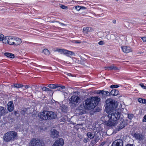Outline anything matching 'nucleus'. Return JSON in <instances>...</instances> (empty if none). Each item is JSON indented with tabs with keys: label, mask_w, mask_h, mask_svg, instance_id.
I'll return each mask as SVG.
<instances>
[{
	"label": "nucleus",
	"mask_w": 146,
	"mask_h": 146,
	"mask_svg": "<svg viewBox=\"0 0 146 146\" xmlns=\"http://www.w3.org/2000/svg\"><path fill=\"white\" fill-rule=\"evenodd\" d=\"M100 100L97 96L91 98H87L82 104L86 110H90L94 108L96 106Z\"/></svg>",
	"instance_id": "f257e3e1"
},
{
	"label": "nucleus",
	"mask_w": 146,
	"mask_h": 146,
	"mask_svg": "<svg viewBox=\"0 0 146 146\" xmlns=\"http://www.w3.org/2000/svg\"><path fill=\"white\" fill-rule=\"evenodd\" d=\"M120 116V113L116 110L111 114H109L108 115L109 120L106 123V125L109 126H115L117 123L118 120Z\"/></svg>",
	"instance_id": "f03ea898"
},
{
	"label": "nucleus",
	"mask_w": 146,
	"mask_h": 146,
	"mask_svg": "<svg viewBox=\"0 0 146 146\" xmlns=\"http://www.w3.org/2000/svg\"><path fill=\"white\" fill-rule=\"evenodd\" d=\"M38 116L41 119L43 120H51L56 118V115L52 111H44L39 113Z\"/></svg>",
	"instance_id": "7ed1b4c3"
},
{
	"label": "nucleus",
	"mask_w": 146,
	"mask_h": 146,
	"mask_svg": "<svg viewBox=\"0 0 146 146\" xmlns=\"http://www.w3.org/2000/svg\"><path fill=\"white\" fill-rule=\"evenodd\" d=\"M17 133L15 131H9L6 133L4 135L3 138L6 142L14 141L17 138Z\"/></svg>",
	"instance_id": "20e7f679"
},
{
	"label": "nucleus",
	"mask_w": 146,
	"mask_h": 146,
	"mask_svg": "<svg viewBox=\"0 0 146 146\" xmlns=\"http://www.w3.org/2000/svg\"><path fill=\"white\" fill-rule=\"evenodd\" d=\"M69 103L70 105L74 107L78 104L81 101V99L78 96L73 95L69 99Z\"/></svg>",
	"instance_id": "39448f33"
},
{
	"label": "nucleus",
	"mask_w": 146,
	"mask_h": 146,
	"mask_svg": "<svg viewBox=\"0 0 146 146\" xmlns=\"http://www.w3.org/2000/svg\"><path fill=\"white\" fill-rule=\"evenodd\" d=\"M106 107L109 111L115 109L117 106V104L115 103V101L111 99H108L106 101Z\"/></svg>",
	"instance_id": "423d86ee"
},
{
	"label": "nucleus",
	"mask_w": 146,
	"mask_h": 146,
	"mask_svg": "<svg viewBox=\"0 0 146 146\" xmlns=\"http://www.w3.org/2000/svg\"><path fill=\"white\" fill-rule=\"evenodd\" d=\"M44 145L40 140L34 138H32L29 143V146H44Z\"/></svg>",
	"instance_id": "0eeeda50"
},
{
	"label": "nucleus",
	"mask_w": 146,
	"mask_h": 146,
	"mask_svg": "<svg viewBox=\"0 0 146 146\" xmlns=\"http://www.w3.org/2000/svg\"><path fill=\"white\" fill-rule=\"evenodd\" d=\"M84 106L83 105L81 104L78 109H76V113L78 114V115H82L86 110Z\"/></svg>",
	"instance_id": "6e6552de"
},
{
	"label": "nucleus",
	"mask_w": 146,
	"mask_h": 146,
	"mask_svg": "<svg viewBox=\"0 0 146 146\" xmlns=\"http://www.w3.org/2000/svg\"><path fill=\"white\" fill-rule=\"evenodd\" d=\"M64 143V141L62 139L59 138L55 141L52 146H63Z\"/></svg>",
	"instance_id": "1a4fd4ad"
},
{
	"label": "nucleus",
	"mask_w": 146,
	"mask_h": 146,
	"mask_svg": "<svg viewBox=\"0 0 146 146\" xmlns=\"http://www.w3.org/2000/svg\"><path fill=\"white\" fill-rule=\"evenodd\" d=\"M123 142L121 139L115 140L112 143L111 146H123Z\"/></svg>",
	"instance_id": "9d476101"
},
{
	"label": "nucleus",
	"mask_w": 146,
	"mask_h": 146,
	"mask_svg": "<svg viewBox=\"0 0 146 146\" xmlns=\"http://www.w3.org/2000/svg\"><path fill=\"white\" fill-rule=\"evenodd\" d=\"M50 135L53 138H57L58 137L59 133L56 130L53 129L51 130Z\"/></svg>",
	"instance_id": "9b49d317"
},
{
	"label": "nucleus",
	"mask_w": 146,
	"mask_h": 146,
	"mask_svg": "<svg viewBox=\"0 0 146 146\" xmlns=\"http://www.w3.org/2000/svg\"><path fill=\"white\" fill-rule=\"evenodd\" d=\"M132 136L136 139H138L139 141L142 140L144 139V136L142 134L138 133L133 134Z\"/></svg>",
	"instance_id": "f8f14e48"
},
{
	"label": "nucleus",
	"mask_w": 146,
	"mask_h": 146,
	"mask_svg": "<svg viewBox=\"0 0 146 146\" xmlns=\"http://www.w3.org/2000/svg\"><path fill=\"white\" fill-rule=\"evenodd\" d=\"M8 110L9 112H11L14 109V105L12 101L9 102L7 105Z\"/></svg>",
	"instance_id": "ddd939ff"
},
{
	"label": "nucleus",
	"mask_w": 146,
	"mask_h": 146,
	"mask_svg": "<svg viewBox=\"0 0 146 146\" xmlns=\"http://www.w3.org/2000/svg\"><path fill=\"white\" fill-rule=\"evenodd\" d=\"M94 31L93 28L87 27H85L83 28V32L84 33L87 34L89 32H92Z\"/></svg>",
	"instance_id": "4468645a"
},
{
	"label": "nucleus",
	"mask_w": 146,
	"mask_h": 146,
	"mask_svg": "<svg viewBox=\"0 0 146 146\" xmlns=\"http://www.w3.org/2000/svg\"><path fill=\"white\" fill-rule=\"evenodd\" d=\"M11 38L14 40V42H13V44H15L16 45H18L20 44L22 42L21 39L19 38L18 37H13Z\"/></svg>",
	"instance_id": "2eb2a0df"
},
{
	"label": "nucleus",
	"mask_w": 146,
	"mask_h": 146,
	"mask_svg": "<svg viewBox=\"0 0 146 146\" xmlns=\"http://www.w3.org/2000/svg\"><path fill=\"white\" fill-rule=\"evenodd\" d=\"M123 51L126 53H128L132 51V49L129 46H121V47Z\"/></svg>",
	"instance_id": "dca6fc26"
},
{
	"label": "nucleus",
	"mask_w": 146,
	"mask_h": 146,
	"mask_svg": "<svg viewBox=\"0 0 146 146\" xmlns=\"http://www.w3.org/2000/svg\"><path fill=\"white\" fill-rule=\"evenodd\" d=\"M74 58H72L71 57H68L65 60L66 61V62L69 64H74Z\"/></svg>",
	"instance_id": "f3484780"
},
{
	"label": "nucleus",
	"mask_w": 146,
	"mask_h": 146,
	"mask_svg": "<svg viewBox=\"0 0 146 146\" xmlns=\"http://www.w3.org/2000/svg\"><path fill=\"white\" fill-rule=\"evenodd\" d=\"M64 54H66L68 57H70V56L71 55H74V53L73 52L65 49H64Z\"/></svg>",
	"instance_id": "a211bd4d"
},
{
	"label": "nucleus",
	"mask_w": 146,
	"mask_h": 146,
	"mask_svg": "<svg viewBox=\"0 0 146 146\" xmlns=\"http://www.w3.org/2000/svg\"><path fill=\"white\" fill-rule=\"evenodd\" d=\"M6 109L2 106H0V116L5 115Z\"/></svg>",
	"instance_id": "6ab92c4d"
},
{
	"label": "nucleus",
	"mask_w": 146,
	"mask_h": 146,
	"mask_svg": "<svg viewBox=\"0 0 146 146\" xmlns=\"http://www.w3.org/2000/svg\"><path fill=\"white\" fill-rule=\"evenodd\" d=\"M119 91L117 90L113 89L111 91V95L113 96H116L118 94Z\"/></svg>",
	"instance_id": "aec40b11"
},
{
	"label": "nucleus",
	"mask_w": 146,
	"mask_h": 146,
	"mask_svg": "<svg viewBox=\"0 0 146 146\" xmlns=\"http://www.w3.org/2000/svg\"><path fill=\"white\" fill-rule=\"evenodd\" d=\"M4 55L6 56L7 57L10 58H13L15 56L14 54L9 53V52H5L4 54Z\"/></svg>",
	"instance_id": "412c9836"
},
{
	"label": "nucleus",
	"mask_w": 146,
	"mask_h": 146,
	"mask_svg": "<svg viewBox=\"0 0 146 146\" xmlns=\"http://www.w3.org/2000/svg\"><path fill=\"white\" fill-rule=\"evenodd\" d=\"M6 38V37H0V40H2L4 43H8L9 44L8 40Z\"/></svg>",
	"instance_id": "4be33fe9"
},
{
	"label": "nucleus",
	"mask_w": 146,
	"mask_h": 146,
	"mask_svg": "<svg viewBox=\"0 0 146 146\" xmlns=\"http://www.w3.org/2000/svg\"><path fill=\"white\" fill-rule=\"evenodd\" d=\"M126 125V123L124 121H123L119 124V129H121L125 127Z\"/></svg>",
	"instance_id": "5701e85b"
},
{
	"label": "nucleus",
	"mask_w": 146,
	"mask_h": 146,
	"mask_svg": "<svg viewBox=\"0 0 146 146\" xmlns=\"http://www.w3.org/2000/svg\"><path fill=\"white\" fill-rule=\"evenodd\" d=\"M80 60V62L81 64H79V65L84 66L86 63V59H82L81 58Z\"/></svg>",
	"instance_id": "b1692460"
},
{
	"label": "nucleus",
	"mask_w": 146,
	"mask_h": 146,
	"mask_svg": "<svg viewBox=\"0 0 146 146\" xmlns=\"http://www.w3.org/2000/svg\"><path fill=\"white\" fill-rule=\"evenodd\" d=\"M80 59H78L75 58H74V65H79V64H81L80 60Z\"/></svg>",
	"instance_id": "393cba45"
},
{
	"label": "nucleus",
	"mask_w": 146,
	"mask_h": 146,
	"mask_svg": "<svg viewBox=\"0 0 146 146\" xmlns=\"http://www.w3.org/2000/svg\"><path fill=\"white\" fill-rule=\"evenodd\" d=\"M138 101L141 103L146 104V99L139 98L138 99Z\"/></svg>",
	"instance_id": "a878e982"
},
{
	"label": "nucleus",
	"mask_w": 146,
	"mask_h": 146,
	"mask_svg": "<svg viewBox=\"0 0 146 146\" xmlns=\"http://www.w3.org/2000/svg\"><path fill=\"white\" fill-rule=\"evenodd\" d=\"M48 87L50 88L53 89L56 88V87H58V85L57 84L56 85L54 84H51L49 85Z\"/></svg>",
	"instance_id": "bb28decb"
},
{
	"label": "nucleus",
	"mask_w": 146,
	"mask_h": 146,
	"mask_svg": "<svg viewBox=\"0 0 146 146\" xmlns=\"http://www.w3.org/2000/svg\"><path fill=\"white\" fill-rule=\"evenodd\" d=\"M42 52L46 55H48L50 54L49 51L46 49H45L43 50Z\"/></svg>",
	"instance_id": "cd10ccee"
},
{
	"label": "nucleus",
	"mask_w": 146,
	"mask_h": 146,
	"mask_svg": "<svg viewBox=\"0 0 146 146\" xmlns=\"http://www.w3.org/2000/svg\"><path fill=\"white\" fill-rule=\"evenodd\" d=\"M23 86V85L22 84H15L14 85H13V87H16L17 88H19L22 87Z\"/></svg>",
	"instance_id": "c85d7f7f"
},
{
	"label": "nucleus",
	"mask_w": 146,
	"mask_h": 146,
	"mask_svg": "<svg viewBox=\"0 0 146 146\" xmlns=\"http://www.w3.org/2000/svg\"><path fill=\"white\" fill-rule=\"evenodd\" d=\"M87 135L88 137L90 139H92L94 137L92 133L91 132H88L87 133Z\"/></svg>",
	"instance_id": "c756f323"
},
{
	"label": "nucleus",
	"mask_w": 146,
	"mask_h": 146,
	"mask_svg": "<svg viewBox=\"0 0 146 146\" xmlns=\"http://www.w3.org/2000/svg\"><path fill=\"white\" fill-rule=\"evenodd\" d=\"M55 51H57L61 53H63L64 51V49H61V48H57L56 50H54Z\"/></svg>",
	"instance_id": "7c9ffc66"
},
{
	"label": "nucleus",
	"mask_w": 146,
	"mask_h": 146,
	"mask_svg": "<svg viewBox=\"0 0 146 146\" xmlns=\"http://www.w3.org/2000/svg\"><path fill=\"white\" fill-rule=\"evenodd\" d=\"M132 38L131 37H126V42H130L132 41Z\"/></svg>",
	"instance_id": "2f4dec72"
},
{
	"label": "nucleus",
	"mask_w": 146,
	"mask_h": 146,
	"mask_svg": "<svg viewBox=\"0 0 146 146\" xmlns=\"http://www.w3.org/2000/svg\"><path fill=\"white\" fill-rule=\"evenodd\" d=\"M120 40H122V42L123 43H126V37H121V38H119Z\"/></svg>",
	"instance_id": "473e14b6"
},
{
	"label": "nucleus",
	"mask_w": 146,
	"mask_h": 146,
	"mask_svg": "<svg viewBox=\"0 0 146 146\" xmlns=\"http://www.w3.org/2000/svg\"><path fill=\"white\" fill-rule=\"evenodd\" d=\"M120 69V68H117V67L115 66H114L113 65L112 66V70H119Z\"/></svg>",
	"instance_id": "72a5a7b5"
},
{
	"label": "nucleus",
	"mask_w": 146,
	"mask_h": 146,
	"mask_svg": "<svg viewBox=\"0 0 146 146\" xmlns=\"http://www.w3.org/2000/svg\"><path fill=\"white\" fill-rule=\"evenodd\" d=\"M119 86L117 85H113L111 86L110 87L111 88H118Z\"/></svg>",
	"instance_id": "f704fd0d"
},
{
	"label": "nucleus",
	"mask_w": 146,
	"mask_h": 146,
	"mask_svg": "<svg viewBox=\"0 0 146 146\" xmlns=\"http://www.w3.org/2000/svg\"><path fill=\"white\" fill-rule=\"evenodd\" d=\"M66 74H67L68 76L70 77V76H74L73 75H72L70 73H68L67 72H65L64 73Z\"/></svg>",
	"instance_id": "c9c22d12"
},
{
	"label": "nucleus",
	"mask_w": 146,
	"mask_h": 146,
	"mask_svg": "<svg viewBox=\"0 0 146 146\" xmlns=\"http://www.w3.org/2000/svg\"><path fill=\"white\" fill-rule=\"evenodd\" d=\"M104 68H105L107 69L108 70H112V66L108 67H105Z\"/></svg>",
	"instance_id": "e433bc0d"
},
{
	"label": "nucleus",
	"mask_w": 146,
	"mask_h": 146,
	"mask_svg": "<svg viewBox=\"0 0 146 146\" xmlns=\"http://www.w3.org/2000/svg\"><path fill=\"white\" fill-rule=\"evenodd\" d=\"M61 8L63 9H67L68 7L67 6H65L64 5H62L60 6Z\"/></svg>",
	"instance_id": "4c0bfd02"
},
{
	"label": "nucleus",
	"mask_w": 146,
	"mask_h": 146,
	"mask_svg": "<svg viewBox=\"0 0 146 146\" xmlns=\"http://www.w3.org/2000/svg\"><path fill=\"white\" fill-rule=\"evenodd\" d=\"M80 6H77L75 7V9L79 11L80 10Z\"/></svg>",
	"instance_id": "58836bf2"
},
{
	"label": "nucleus",
	"mask_w": 146,
	"mask_h": 146,
	"mask_svg": "<svg viewBox=\"0 0 146 146\" xmlns=\"http://www.w3.org/2000/svg\"><path fill=\"white\" fill-rule=\"evenodd\" d=\"M141 38L144 42H146V37H141Z\"/></svg>",
	"instance_id": "ea45409f"
},
{
	"label": "nucleus",
	"mask_w": 146,
	"mask_h": 146,
	"mask_svg": "<svg viewBox=\"0 0 146 146\" xmlns=\"http://www.w3.org/2000/svg\"><path fill=\"white\" fill-rule=\"evenodd\" d=\"M104 44V42L102 41H100L98 42V44L99 45H103Z\"/></svg>",
	"instance_id": "a19ab883"
},
{
	"label": "nucleus",
	"mask_w": 146,
	"mask_h": 146,
	"mask_svg": "<svg viewBox=\"0 0 146 146\" xmlns=\"http://www.w3.org/2000/svg\"><path fill=\"white\" fill-rule=\"evenodd\" d=\"M133 116V115L132 114H129L128 117L130 119H131L132 118Z\"/></svg>",
	"instance_id": "79ce46f5"
},
{
	"label": "nucleus",
	"mask_w": 146,
	"mask_h": 146,
	"mask_svg": "<svg viewBox=\"0 0 146 146\" xmlns=\"http://www.w3.org/2000/svg\"><path fill=\"white\" fill-rule=\"evenodd\" d=\"M110 95H111V92L110 93L108 91H106V95L109 96Z\"/></svg>",
	"instance_id": "37998d69"
},
{
	"label": "nucleus",
	"mask_w": 146,
	"mask_h": 146,
	"mask_svg": "<svg viewBox=\"0 0 146 146\" xmlns=\"http://www.w3.org/2000/svg\"><path fill=\"white\" fill-rule=\"evenodd\" d=\"M88 140V138H84V142L85 143H86L87 142Z\"/></svg>",
	"instance_id": "c03bdc74"
},
{
	"label": "nucleus",
	"mask_w": 146,
	"mask_h": 146,
	"mask_svg": "<svg viewBox=\"0 0 146 146\" xmlns=\"http://www.w3.org/2000/svg\"><path fill=\"white\" fill-rule=\"evenodd\" d=\"M143 122L146 121V115L144 116L143 117Z\"/></svg>",
	"instance_id": "a18cd8bd"
},
{
	"label": "nucleus",
	"mask_w": 146,
	"mask_h": 146,
	"mask_svg": "<svg viewBox=\"0 0 146 146\" xmlns=\"http://www.w3.org/2000/svg\"><path fill=\"white\" fill-rule=\"evenodd\" d=\"M102 92V94L103 95H106V91L104 90H102V91H101Z\"/></svg>",
	"instance_id": "49530a36"
},
{
	"label": "nucleus",
	"mask_w": 146,
	"mask_h": 146,
	"mask_svg": "<svg viewBox=\"0 0 146 146\" xmlns=\"http://www.w3.org/2000/svg\"><path fill=\"white\" fill-rule=\"evenodd\" d=\"M80 9H86L87 8L86 7H84V6H80Z\"/></svg>",
	"instance_id": "de8ad7c7"
},
{
	"label": "nucleus",
	"mask_w": 146,
	"mask_h": 146,
	"mask_svg": "<svg viewBox=\"0 0 146 146\" xmlns=\"http://www.w3.org/2000/svg\"><path fill=\"white\" fill-rule=\"evenodd\" d=\"M56 22H57V23L59 24H60L62 25H64V26H66V25H65V24H63V23H61L60 22H59L58 21H56Z\"/></svg>",
	"instance_id": "09e8293b"
},
{
	"label": "nucleus",
	"mask_w": 146,
	"mask_h": 146,
	"mask_svg": "<svg viewBox=\"0 0 146 146\" xmlns=\"http://www.w3.org/2000/svg\"><path fill=\"white\" fill-rule=\"evenodd\" d=\"M61 88V89H64L65 88V86H60V88Z\"/></svg>",
	"instance_id": "8fccbe9b"
},
{
	"label": "nucleus",
	"mask_w": 146,
	"mask_h": 146,
	"mask_svg": "<svg viewBox=\"0 0 146 146\" xmlns=\"http://www.w3.org/2000/svg\"><path fill=\"white\" fill-rule=\"evenodd\" d=\"M101 91H102V90H99V91H98L97 92V93L99 94H102V92H101Z\"/></svg>",
	"instance_id": "3c124183"
},
{
	"label": "nucleus",
	"mask_w": 146,
	"mask_h": 146,
	"mask_svg": "<svg viewBox=\"0 0 146 146\" xmlns=\"http://www.w3.org/2000/svg\"><path fill=\"white\" fill-rule=\"evenodd\" d=\"M46 87H43L42 88V90L43 91H46Z\"/></svg>",
	"instance_id": "603ef678"
},
{
	"label": "nucleus",
	"mask_w": 146,
	"mask_h": 146,
	"mask_svg": "<svg viewBox=\"0 0 146 146\" xmlns=\"http://www.w3.org/2000/svg\"><path fill=\"white\" fill-rule=\"evenodd\" d=\"M60 88V86L58 85V87H56V88H57V90H58L61 91L62 89L61 88Z\"/></svg>",
	"instance_id": "864d4df0"
},
{
	"label": "nucleus",
	"mask_w": 146,
	"mask_h": 146,
	"mask_svg": "<svg viewBox=\"0 0 146 146\" xmlns=\"http://www.w3.org/2000/svg\"><path fill=\"white\" fill-rule=\"evenodd\" d=\"M139 85L143 88L145 86L143 84H140Z\"/></svg>",
	"instance_id": "5fc2aeb1"
},
{
	"label": "nucleus",
	"mask_w": 146,
	"mask_h": 146,
	"mask_svg": "<svg viewBox=\"0 0 146 146\" xmlns=\"http://www.w3.org/2000/svg\"><path fill=\"white\" fill-rule=\"evenodd\" d=\"M126 146H135L133 144H128Z\"/></svg>",
	"instance_id": "6e6d98bb"
},
{
	"label": "nucleus",
	"mask_w": 146,
	"mask_h": 146,
	"mask_svg": "<svg viewBox=\"0 0 146 146\" xmlns=\"http://www.w3.org/2000/svg\"><path fill=\"white\" fill-rule=\"evenodd\" d=\"M26 110H22L21 111L22 113L23 114H25V112L26 111Z\"/></svg>",
	"instance_id": "4d7b16f0"
},
{
	"label": "nucleus",
	"mask_w": 146,
	"mask_h": 146,
	"mask_svg": "<svg viewBox=\"0 0 146 146\" xmlns=\"http://www.w3.org/2000/svg\"><path fill=\"white\" fill-rule=\"evenodd\" d=\"M24 87L26 89H27L28 88H29L30 87L27 85L24 86Z\"/></svg>",
	"instance_id": "13d9d810"
},
{
	"label": "nucleus",
	"mask_w": 146,
	"mask_h": 146,
	"mask_svg": "<svg viewBox=\"0 0 146 146\" xmlns=\"http://www.w3.org/2000/svg\"><path fill=\"white\" fill-rule=\"evenodd\" d=\"M14 114L15 115H16L17 114H18V112L15 111L14 112Z\"/></svg>",
	"instance_id": "bf43d9fd"
},
{
	"label": "nucleus",
	"mask_w": 146,
	"mask_h": 146,
	"mask_svg": "<svg viewBox=\"0 0 146 146\" xmlns=\"http://www.w3.org/2000/svg\"><path fill=\"white\" fill-rule=\"evenodd\" d=\"M105 143H106V142H103L101 143V145H103L105 144Z\"/></svg>",
	"instance_id": "052dcab7"
},
{
	"label": "nucleus",
	"mask_w": 146,
	"mask_h": 146,
	"mask_svg": "<svg viewBox=\"0 0 146 146\" xmlns=\"http://www.w3.org/2000/svg\"><path fill=\"white\" fill-rule=\"evenodd\" d=\"M64 94L65 96H66L68 94V93L66 92H64Z\"/></svg>",
	"instance_id": "680f3d73"
},
{
	"label": "nucleus",
	"mask_w": 146,
	"mask_h": 146,
	"mask_svg": "<svg viewBox=\"0 0 146 146\" xmlns=\"http://www.w3.org/2000/svg\"><path fill=\"white\" fill-rule=\"evenodd\" d=\"M51 91L50 90L49 88H46V91Z\"/></svg>",
	"instance_id": "e2e57ef3"
},
{
	"label": "nucleus",
	"mask_w": 146,
	"mask_h": 146,
	"mask_svg": "<svg viewBox=\"0 0 146 146\" xmlns=\"http://www.w3.org/2000/svg\"><path fill=\"white\" fill-rule=\"evenodd\" d=\"M0 36H4L2 34L0 33Z\"/></svg>",
	"instance_id": "0e129e2a"
},
{
	"label": "nucleus",
	"mask_w": 146,
	"mask_h": 146,
	"mask_svg": "<svg viewBox=\"0 0 146 146\" xmlns=\"http://www.w3.org/2000/svg\"><path fill=\"white\" fill-rule=\"evenodd\" d=\"M75 42L76 43H81V42H79V41H76V42Z\"/></svg>",
	"instance_id": "69168bd1"
},
{
	"label": "nucleus",
	"mask_w": 146,
	"mask_h": 146,
	"mask_svg": "<svg viewBox=\"0 0 146 146\" xmlns=\"http://www.w3.org/2000/svg\"><path fill=\"white\" fill-rule=\"evenodd\" d=\"M115 21H116L115 20H114V21H113V22L114 23H115Z\"/></svg>",
	"instance_id": "338daca9"
},
{
	"label": "nucleus",
	"mask_w": 146,
	"mask_h": 146,
	"mask_svg": "<svg viewBox=\"0 0 146 146\" xmlns=\"http://www.w3.org/2000/svg\"><path fill=\"white\" fill-rule=\"evenodd\" d=\"M143 88L146 90V86H145L144 88Z\"/></svg>",
	"instance_id": "774afa93"
}]
</instances>
